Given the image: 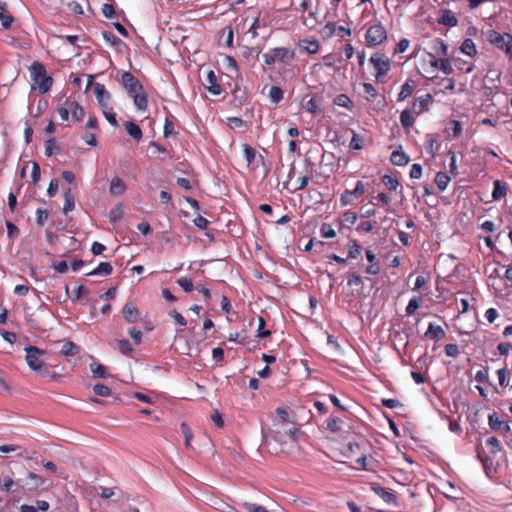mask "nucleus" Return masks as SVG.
<instances>
[{
	"instance_id": "nucleus-9",
	"label": "nucleus",
	"mask_w": 512,
	"mask_h": 512,
	"mask_svg": "<svg viewBox=\"0 0 512 512\" xmlns=\"http://www.w3.org/2000/svg\"><path fill=\"white\" fill-rule=\"evenodd\" d=\"M24 351L26 352L25 359L29 368L37 373L41 372L44 369L43 357L46 351L32 345L26 346Z\"/></svg>"
},
{
	"instance_id": "nucleus-17",
	"label": "nucleus",
	"mask_w": 512,
	"mask_h": 512,
	"mask_svg": "<svg viewBox=\"0 0 512 512\" xmlns=\"http://www.w3.org/2000/svg\"><path fill=\"white\" fill-rule=\"evenodd\" d=\"M127 187L125 182L120 177H113L110 186L109 192L111 195L120 196L123 195L126 191Z\"/></svg>"
},
{
	"instance_id": "nucleus-42",
	"label": "nucleus",
	"mask_w": 512,
	"mask_h": 512,
	"mask_svg": "<svg viewBox=\"0 0 512 512\" xmlns=\"http://www.w3.org/2000/svg\"><path fill=\"white\" fill-rule=\"evenodd\" d=\"M421 305V298L413 297L409 300L408 305L406 306L405 312L407 316H410L415 313V311Z\"/></svg>"
},
{
	"instance_id": "nucleus-61",
	"label": "nucleus",
	"mask_w": 512,
	"mask_h": 512,
	"mask_svg": "<svg viewBox=\"0 0 512 512\" xmlns=\"http://www.w3.org/2000/svg\"><path fill=\"white\" fill-rule=\"evenodd\" d=\"M439 69L443 73H445L446 75H449V74H451L453 72V68H452L451 62L447 58L441 59L440 65H439Z\"/></svg>"
},
{
	"instance_id": "nucleus-43",
	"label": "nucleus",
	"mask_w": 512,
	"mask_h": 512,
	"mask_svg": "<svg viewBox=\"0 0 512 512\" xmlns=\"http://www.w3.org/2000/svg\"><path fill=\"white\" fill-rule=\"evenodd\" d=\"M117 345H118V350L123 355L129 356L133 353V348L128 340H126V339L118 340Z\"/></svg>"
},
{
	"instance_id": "nucleus-26",
	"label": "nucleus",
	"mask_w": 512,
	"mask_h": 512,
	"mask_svg": "<svg viewBox=\"0 0 512 512\" xmlns=\"http://www.w3.org/2000/svg\"><path fill=\"white\" fill-rule=\"evenodd\" d=\"M113 271V267L108 262H101L94 270L88 272L86 275L92 276V275H110Z\"/></svg>"
},
{
	"instance_id": "nucleus-33",
	"label": "nucleus",
	"mask_w": 512,
	"mask_h": 512,
	"mask_svg": "<svg viewBox=\"0 0 512 512\" xmlns=\"http://www.w3.org/2000/svg\"><path fill=\"white\" fill-rule=\"evenodd\" d=\"M333 103L339 107L347 108L348 110H352L353 108V101L350 99V97L346 94H339L337 95Z\"/></svg>"
},
{
	"instance_id": "nucleus-7",
	"label": "nucleus",
	"mask_w": 512,
	"mask_h": 512,
	"mask_svg": "<svg viewBox=\"0 0 512 512\" xmlns=\"http://www.w3.org/2000/svg\"><path fill=\"white\" fill-rule=\"evenodd\" d=\"M388 39V34L382 23L377 22L368 27L365 33V44L369 48H374L385 43Z\"/></svg>"
},
{
	"instance_id": "nucleus-23",
	"label": "nucleus",
	"mask_w": 512,
	"mask_h": 512,
	"mask_svg": "<svg viewBox=\"0 0 512 512\" xmlns=\"http://www.w3.org/2000/svg\"><path fill=\"white\" fill-rule=\"evenodd\" d=\"M400 123L402 127L409 132V130L413 127L415 123V118L412 115V112L410 109H405L400 114Z\"/></svg>"
},
{
	"instance_id": "nucleus-47",
	"label": "nucleus",
	"mask_w": 512,
	"mask_h": 512,
	"mask_svg": "<svg viewBox=\"0 0 512 512\" xmlns=\"http://www.w3.org/2000/svg\"><path fill=\"white\" fill-rule=\"evenodd\" d=\"M276 412L277 415L279 416V420L277 421L276 424L291 425L292 423H294L293 421L290 420L289 413L285 409L277 408Z\"/></svg>"
},
{
	"instance_id": "nucleus-31",
	"label": "nucleus",
	"mask_w": 512,
	"mask_h": 512,
	"mask_svg": "<svg viewBox=\"0 0 512 512\" xmlns=\"http://www.w3.org/2000/svg\"><path fill=\"white\" fill-rule=\"evenodd\" d=\"M79 351H80V348L78 345H76L72 341H67L62 346V348L60 350V354L63 356H74V355L78 354Z\"/></svg>"
},
{
	"instance_id": "nucleus-55",
	"label": "nucleus",
	"mask_w": 512,
	"mask_h": 512,
	"mask_svg": "<svg viewBox=\"0 0 512 512\" xmlns=\"http://www.w3.org/2000/svg\"><path fill=\"white\" fill-rule=\"evenodd\" d=\"M0 20L3 28L9 29L14 21V17L5 11L0 14Z\"/></svg>"
},
{
	"instance_id": "nucleus-28",
	"label": "nucleus",
	"mask_w": 512,
	"mask_h": 512,
	"mask_svg": "<svg viewBox=\"0 0 512 512\" xmlns=\"http://www.w3.org/2000/svg\"><path fill=\"white\" fill-rule=\"evenodd\" d=\"M75 208V198L74 195L71 192V189L68 188L64 193V205H63V212L65 214H68Z\"/></svg>"
},
{
	"instance_id": "nucleus-38",
	"label": "nucleus",
	"mask_w": 512,
	"mask_h": 512,
	"mask_svg": "<svg viewBox=\"0 0 512 512\" xmlns=\"http://www.w3.org/2000/svg\"><path fill=\"white\" fill-rule=\"evenodd\" d=\"M356 220H357V214L351 210H347V211L343 212L341 215V223L348 228L351 225L355 224Z\"/></svg>"
},
{
	"instance_id": "nucleus-19",
	"label": "nucleus",
	"mask_w": 512,
	"mask_h": 512,
	"mask_svg": "<svg viewBox=\"0 0 512 512\" xmlns=\"http://www.w3.org/2000/svg\"><path fill=\"white\" fill-rule=\"evenodd\" d=\"M438 23L448 27H455L458 24V20L451 10L444 9L441 11V16L438 19Z\"/></svg>"
},
{
	"instance_id": "nucleus-2",
	"label": "nucleus",
	"mask_w": 512,
	"mask_h": 512,
	"mask_svg": "<svg viewBox=\"0 0 512 512\" xmlns=\"http://www.w3.org/2000/svg\"><path fill=\"white\" fill-rule=\"evenodd\" d=\"M273 440L281 446L275 450L276 454H289V450L297 443L299 428L295 423L291 425L274 424Z\"/></svg>"
},
{
	"instance_id": "nucleus-57",
	"label": "nucleus",
	"mask_w": 512,
	"mask_h": 512,
	"mask_svg": "<svg viewBox=\"0 0 512 512\" xmlns=\"http://www.w3.org/2000/svg\"><path fill=\"white\" fill-rule=\"evenodd\" d=\"M102 113H103L104 117L106 118V120L112 126H114V127L118 126V122H117V119H116V114L113 112V107H111L110 109L104 110Z\"/></svg>"
},
{
	"instance_id": "nucleus-53",
	"label": "nucleus",
	"mask_w": 512,
	"mask_h": 512,
	"mask_svg": "<svg viewBox=\"0 0 512 512\" xmlns=\"http://www.w3.org/2000/svg\"><path fill=\"white\" fill-rule=\"evenodd\" d=\"M303 108L311 114H316L318 112L317 100L314 97L310 98L303 104Z\"/></svg>"
},
{
	"instance_id": "nucleus-5",
	"label": "nucleus",
	"mask_w": 512,
	"mask_h": 512,
	"mask_svg": "<svg viewBox=\"0 0 512 512\" xmlns=\"http://www.w3.org/2000/svg\"><path fill=\"white\" fill-rule=\"evenodd\" d=\"M369 62L373 66L375 71V81L377 83H385L386 76L391 70L390 59L382 53H374L370 57Z\"/></svg>"
},
{
	"instance_id": "nucleus-51",
	"label": "nucleus",
	"mask_w": 512,
	"mask_h": 512,
	"mask_svg": "<svg viewBox=\"0 0 512 512\" xmlns=\"http://www.w3.org/2000/svg\"><path fill=\"white\" fill-rule=\"evenodd\" d=\"M177 284L185 291L191 292L193 290L192 279L187 277H180L177 279Z\"/></svg>"
},
{
	"instance_id": "nucleus-18",
	"label": "nucleus",
	"mask_w": 512,
	"mask_h": 512,
	"mask_svg": "<svg viewBox=\"0 0 512 512\" xmlns=\"http://www.w3.org/2000/svg\"><path fill=\"white\" fill-rule=\"evenodd\" d=\"M366 258L370 263L369 266L366 267L365 272L369 275H377L380 273V265L376 261V255L371 250H366L365 252Z\"/></svg>"
},
{
	"instance_id": "nucleus-11",
	"label": "nucleus",
	"mask_w": 512,
	"mask_h": 512,
	"mask_svg": "<svg viewBox=\"0 0 512 512\" xmlns=\"http://www.w3.org/2000/svg\"><path fill=\"white\" fill-rule=\"evenodd\" d=\"M94 93L97 98V102L102 110L110 109L113 107L112 105V97L111 94L106 90L105 86L101 83L94 84Z\"/></svg>"
},
{
	"instance_id": "nucleus-35",
	"label": "nucleus",
	"mask_w": 512,
	"mask_h": 512,
	"mask_svg": "<svg viewBox=\"0 0 512 512\" xmlns=\"http://www.w3.org/2000/svg\"><path fill=\"white\" fill-rule=\"evenodd\" d=\"M90 369L94 378H106L108 374L107 368L99 363H91Z\"/></svg>"
},
{
	"instance_id": "nucleus-21",
	"label": "nucleus",
	"mask_w": 512,
	"mask_h": 512,
	"mask_svg": "<svg viewBox=\"0 0 512 512\" xmlns=\"http://www.w3.org/2000/svg\"><path fill=\"white\" fill-rule=\"evenodd\" d=\"M372 490L385 503L392 504V503L396 502V496L392 492L388 491L386 488L379 486V485H375V486H372Z\"/></svg>"
},
{
	"instance_id": "nucleus-25",
	"label": "nucleus",
	"mask_w": 512,
	"mask_h": 512,
	"mask_svg": "<svg viewBox=\"0 0 512 512\" xmlns=\"http://www.w3.org/2000/svg\"><path fill=\"white\" fill-rule=\"evenodd\" d=\"M125 129L127 133L135 140L140 141L142 139L143 133L139 125L134 123L133 121H127L125 123Z\"/></svg>"
},
{
	"instance_id": "nucleus-64",
	"label": "nucleus",
	"mask_w": 512,
	"mask_h": 512,
	"mask_svg": "<svg viewBox=\"0 0 512 512\" xmlns=\"http://www.w3.org/2000/svg\"><path fill=\"white\" fill-rule=\"evenodd\" d=\"M163 134L164 137L176 134L174 130V123L169 118L165 119Z\"/></svg>"
},
{
	"instance_id": "nucleus-12",
	"label": "nucleus",
	"mask_w": 512,
	"mask_h": 512,
	"mask_svg": "<svg viewBox=\"0 0 512 512\" xmlns=\"http://www.w3.org/2000/svg\"><path fill=\"white\" fill-rule=\"evenodd\" d=\"M122 316L124 320L130 324L137 323L141 320L140 310L132 301L125 303V305L122 308Z\"/></svg>"
},
{
	"instance_id": "nucleus-59",
	"label": "nucleus",
	"mask_w": 512,
	"mask_h": 512,
	"mask_svg": "<svg viewBox=\"0 0 512 512\" xmlns=\"http://www.w3.org/2000/svg\"><path fill=\"white\" fill-rule=\"evenodd\" d=\"M58 113L63 121H67L69 119V98H67L64 102V105L58 109Z\"/></svg>"
},
{
	"instance_id": "nucleus-63",
	"label": "nucleus",
	"mask_w": 512,
	"mask_h": 512,
	"mask_svg": "<svg viewBox=\"0 0 512 512\" xmlns=\"http://www.w3.org/2000/svg\"><path fill=\"white\" fill-rule=\"evenodd\" d=\"M169 316L173 318L175 322L180 326H185L187 324L185 317L176 310L170 311Z\"/></svg>"
},
{
	"instance_id": "nucleus-40",
	"label": "nucleus",
	"mask_w": 512,
	"mask_h": 512,
	"mask_svg": "<svg viewBox=\"0 0 512 512\" xmlns=\"http://www.w3.org/2000/svg\"><path fill=\"white\" fill-rule=\"evenodd\" d=\"M283 90L278 86H271L269 90V97L273 103H279L283 99Z\"/></svg>"
},
{
	"instance_id": "nucleus-39",
	"label": "nucleus",
	"mask_w": 512,
	"mask_h": 512,
	"mask_svg": "<svg viewBox=\"0 0 512 512\" xmlns=\"http://www.w3.org/2000/svg\"><path fill=\"white\" fill-rule=\"evenodd\" d=\"M326 429L332 433H337L341 430V420L338 417L330 416L326 420Z\"/></svg>"
},
{
	"instance_id": "nucleus-46",
	"label": "nucleus",
	"mask_w": 512,
	"mask_h": 512,
	"mask_svg": "<svg viewBox=\"0 0 512 512\" xmlns=\"http://www.w3.org/2000/svg\"><path fill=\"white\" fill-rule=\"evenodd\" d=\"M93 392L97 396L108 397L111 395V389L104 384H95L93 386Z\"/></svg>"
},
{
	"instance_id": "nucleus-24",
	"label": "nucleus",
	"mask_w": 512,
	"mask_h": 512,
	"mask_svg": "<svg viewBox=\"0 0 512 512\" xmlns=\"http://www.w3.org/2000/svg\"><path fill=\"white\" fill-rule=\"evenodd\" d=\"M69 108L74 120L81 121L84 118V109L76 100L69 98Z\"/></svg>"
},
{
	"instance_id": "nucleus-14",
	"label": "nucleus",
	"mask_w": 512,
	"mask_h": 512,
	"mask_svg": "<svg viewBox=\"0 0 512 512\" xmlns=\"http://www.w3.org/2000/svg\"><path fill=\"white\" fill-rule=\"evenodd\" d=\"M432 101L431 94H425L416 98L413 102V109L417 115L422 114L425 111H428V105Z\"/></svg>"
},
{
	"instance_id": "nucleus-3",
	"label": "nucleus",
	"mask_w": 512,
	"mask_h": 512,
	"mask_svg": "<svg viewBox=\"0 0 512 512\" xmlns=\"http://www.w3.org/2000/svg\"><path fill=\"white\" fill-rule=\"evenodd\" d=\"M29 71L31 89L38 91L39 94L47 93L53 85V78L47 75L45 66L38 61H34L29 67Z\"/></svg>"
},
{
	"instance_id": "nucleus-22",
	"label": "nucleus",
	"mask_w": 512,
	"mask_h": 512,
	"mask_svg": "<svg viewBox=\"0 0 512 512\" xmlns=\"http://www.w3.org/2000/svg\"><path fill=\"white\" fill-rule=\"evenodd\" d=\"M390 160H391L392 164H394L396 166H404V165L408 164L410 161L409 157L406 155V153H404L402 151L401 147H399V149L394 150L392 152Z\"/></svg>"
},
{
	"instance_id": "nucleus-1",
	"label": "nucleus",
	"mask_w": 512,
	"mask_h": 512,
	"mask_svg": "<svg viewBox=\"0 0 512 512\" xmlns=\"http://www.w3.org/2000/svg\"><path fill=\"white\" fill-rule=\"evenodd\" d=\"M121 84L129 97L133 99L134 105L139 110H146L148 107V96L143 85L131 72L126 71L121 75Z\"/></svg>"
},
{
	"instance_id": "nucleus-58",
	"label": "nucleus",
	"mask_w": 512,
	"mask_h": 512,
	"mask_svg": "<svg viewBox=\"0 0 512 512\" xmlns=\"http://www.w3.org/2000/svg\"><path fill=\"white\" fill-rule=\"evenodd\" d=\"M444 351L447 356L452 357V358H456L459 355V348H458L457 344H453V343L447 344L445 346Z\"/></svg>"
},
{
	"instance_id": "nucleus-60",
	"label": "nucleus",
	"mask_w": 512,
	"mask_h": 512,
	"mask_svg": "<svg viewBox=\"0 0 512 512\" xmlns=\"http://www.w3.org/2000/svg\"><path fill=\"white\" fill-rule=\"evenodd\" d=\"M48 219V211L45 209L38 208L36 210V222L38 225L43 226L45 221Z\"/></svg>"
},
{
	"instance_id": "nucleus-52",
	"label": "nucleus",
	"mask_w": 512,
	"mask_h": 512,
	"mask_svg": "<svg viewBox=\"0 0 512 512\" xmlns=\"http://www.w3.org/2000/svg\"><path fill=\"white\" fill-rule=\"evenodd\" d=\"M122 213H123V210H122V206L121 205H117L116 207L111 209L110 212H109V220H110V222L111 223H116L119 219H121Z\"/></svg>"
},
{
	"instance_id": "nucleus-50",
	"label": "nucleus",
	"mask_w": 512,
	"mask_h": 512,
	"mask_svg": "<svg viewBox=\"0 0 512 512\" xmlns=\"http://www.w3.org/2000/svg\"><path fill=\"white\" fill-rule=\"evenodd\" d=\"M363 284V279L360 275L354 273V272H351V273H348V277H347V285L352 287V286H362Z\"/></svg>"
},
{
	"instance_id": "nucleus-37",
	"label": "nucleus",
	"mask_w": 512,
	"mask_h": 512,
	"mask_svg": "<svg viewBox=\"0 0 512 512\" xmlns=\"http://www.w3.org/2000/svg\"><path fill=\"white\" fill-rule=\"evenodd\" d=\"M460 50L468 56H473L477 53L476 46L471 39H465L460 46Z\"/></svg>"
},
{
	"instance_id": "nucleus-54",
	"label": "nucleus",
	"mask_w": 512,
	"mask_h": 512,
	"mask_svg": "<svg viewBox=\"0 0 512 512\" xmlns=\"http://www.w3.org/2000/svg\"><path fill=\"white\" fill-rule=\"evenodd\" d=\"M128 334L130 335V337L132 338L133 342H134L136 345L141 344L143 334H142V332H141L140 330H138V329H137V328H135V327H131V328H129V330H128Z\"/></svg>"
},
{
	"instance_id": "nucleus-45",
	"label": "nucleus",
	"mask_w": 512,
	"mask_h": 512,
	"mask_svg": "<svg viewBox=\"0 0 512 512\" xmlns=\"http://www.w3.org/2000/svg\"><path fill=\"white\" fill-rule=\"evenodd\" d=\"M243 152L248 165L252 164L256 157L255 149L248 144H243Z\"/></svg>"
},
{
	"instance_id": "nucleus-32",
	"label": "nucleus",
	"mask_w": 512,
	"mask_h": 512,
	"mask_svg": "<svg viewBox=\"0 0 512 512\" xmlns=\"http://www.w3.org/2000/svg\"><path fill=\"white\" fill-rule=\"evenodd\" d=\"M431 48L437 55L446 56L448 53V46L440 38H436L433 40Z\"/></svg>"
},
{
	"instance_id": "nucleus-34",
	"label": "nucleus",
	"mask_w": 512,
	"mask_h": 512,
	"mask_svg": "<svg viewBox=\"0 0 512 512\" xmlns=\"http://www.w3.org/2000/svg\"><path fill=\"white\" fill-rule=\"evenodd\" d=\"M383 185L390 191H395L400 185L399 180L393 175H384L381 178Z\"/></svg>"
},
{
	"instance_id": "nucleus-10",
	"label": "nucleus",
	"mask_w": 512,
	"mask_h": 512,
	"mask_svg": "<svg viewBox=\"0 0 512 512\" xmlns=\"http://www.w3.org/2000/svg\"><path fill=\"white\" fill-rule=\"evenodd\" d=\"M365 193V184L363 181H357L356 186L353 190L346 189L340 197V203L342 206H348L353 204L355 199H358Z\"/></svg>"
},
{
	"instance_id": "nucleus-56",
	"label": "nucleus",
	"mask_w": 512,
	"mask_h": 512,
	"mask_svg": "<svg viewBox=\"0 0 512 512\" xmlns=\"http://www.w3.org/2000/svg\"><path fill=\"white\" fill-rule=\"evenodd\" d=\"M310 181V177L308 175H304L302 177H299L296 180L294 191L303 190L305 189Z\"/></svg>"
},
{
	"instance_id": "nucleus-16",
	"label": "nucleus",
	"mask_w": 512,
	"mask_h": 512,
	"mask_svg": "<svg viewBox=\"0 0 512 512\" xmlns=\"http://www.w3.org/2000/svg\"><path fill=\"white\" fill-rule=\"evenodd\" d=\"M424 337L430 340L439 341L445 337V331L441 326H436L432 323L429 324Z\"/></svg>"
},
{
	"instance_id": "nucleus-62",
	"label": "nucleus",
	"mask_w": 512,
	"mask_h": 512,
	"mask_svg": "<svg viewBox=\"0 0 512 512\" xmlns=\"http://www.w3.org/2000/svg\"><path fill=\"white\" fill-rule=\"evenodd\" d=\"M409 44H410V41L408 39H406V38L401 39L397 43V45L394 49V54L404 53L407 50V48L409 47Z\"/></svg>"
},
{
	"instance_id": "nucleus-29",
	"label": "nucleus",
	"mask_w": 512,
	"mask_h": 512,
	"mask_svg": "<svg viewBox=\"0 0 512 512\" xmlns=\"http://www.w3.org/2000/svg\"><path fill=\"white\" fill-rule=\"evenodd\" d=\"M451 178L446 172H438L435 176V183L440 192L444 191L448 184L450 183Z\"/></svg>"
},
{
	"instance_id": "nucleus-8",
	"label": "nucleus",
	"mask_w": 512,
	"mask_h": 512,
	"mask_svg": "<svg viewBox=\"0 0 512 512\" xmlns=\"http://www.w3.org/2000/svg\"><path fill=\"white\" fill-rule=\"evenodd\" d=\"M487 41L495 48L504 51L512 57V35L509 33H499L495 30H489L486 33Z\"/></svg>"
},
{
	"instance_id": "nucleus-41",
	"label": "nucleus",
	"mask_w": 512,
	"mask_h": 512,
	"mask_svg": "<svg viewBox=\"0 0 512 512\" xmlns=\"http://www.w3.org/2000/svg\"><path fill=\"white\" fill-rule=\"evenodd\" d=\"M447 131L449 135L453 136L454 138H458L461 135L462 127L459 121L453 120L449 123L447 126Z\"/></svg>"
},
{
	"instance_id": "nucleus-49",
	"label": "nucleus",
	"mask_w": 512,
	"mask_h": 512,
	"mask_svg": "<svg viewBox=\"0 0 512 512\" xmlns=\"http://www.w3.org/2000/svg\"><path fill=\"white\" fill-rule=\"evenodd\" d=\"M320 234L323 238H334L336 236L335 230L327 223L321 225Z\"/></svg>"
},
{
	"instance_id": "nucleus-27",
	"label": "nucleus",
	"mask_w": 512,
	"mask_h": 512,
	"mask_svg": "<svg viewBox=\"0 0 512 512\" xmlns=\"http://www.w3.org/2000/svg\"><path fill=\"white\" fill-rule=\"evenodd\" d=\"M351 133H352V138H351V141L349 143V148L351 150H361V149H363L365 147L364 137L361 136L360 134H358L354 130H351Z\"/></svg>"
},
{
	"instance_id": "nucleus-4",
	"label": "nucleus",
	"mask_w": 512,
	"mask_h": 512,
	"mask_svg": "<svg viewBox=\"0 0 512 512\" xmlns=\"http://www.w3.org/2000/svg\"><path fill=\"white\" fill-rule=\"evenodd\" d=\"M264 65L273 66L276 62L290 64L295 58V52L288 47H276L262 55Z\"/></svg>"
},
{
	"instance_id": "nucleus-48",
	"label": "nucleus",
	"mask_w": 512,
	"mask_h": 512,
	"mask_svg": "<svg viewBox=\"0 0 512 512\" xmlns=\"http://www.w3.org/2000/svg\"><path fill=\"white\" fill-rule=\"evenodd\" d=\"M363 91L367 95L368 100L374 101L378 96L376 88L371 83H364Z\"/></svg>"
},
{
	"instance_id": "nucleus-13",
	"label": "nucleus",
	"mask_w": 512,
	"mask_h": 512,
	"mask_svg": "<svg viewBox=\"0 0 512 512\" xmlns=\"http://www.w3.org/2000/svg\"><path fill=\"white\" fill-rule=\"evenodd\" d=\"M489 426L492 430L498 431L502 434H505L510 430V425L501 420L496 412L489 415Z\"/></svg>"
},
{
	"instance_id": "nucleus-20",
	"label": "nucleus",
	"mask_w": 512,
	"mask_h": 512,
	"mask_svg": "<svg viewBox=\"0 0 512 512\" xmlns=\"http://www.w3.org/2000/svg\"><path fill=\"white\" fill-rule=\"evenodd\" d=\"M415 87H416L415 81L408 79L402 85L401 90L397 96V101L402 102V101L406 100L407 98H409L413 94Z\"/></svg>"
},
{
	"instance_id": "nucleus-30",
	"label": "nucleus",
	"mask_w": 512,
	"mask_h": 512,
	"mask_svg": "<svg viewBox=\"0 0 512 512\" xmlns=\"http://www.w3.org/2000/svg\"><path fill=\"white\" fill-rule=\"evenodd\" d=\"M507 194V187L499 180L494 181V189L492 191V199L499 200Z\"/></svg>"
},
{
	"instance_id": "nucleus-15",
	"label": "nucleus",
	"mask_w": 512,
	"mask_h": 512,
	"mask_svg": "<svg viewBox=\"0 0 512 512\" xmlns=\"http://www.w3.org/2000/svg\"><path fill=\"white\" fill-rule=\"evenodd\" d=\"M207 86L206 89L213 95H220L222 93V87L218 83L217 76L213 71H209L206 77Z\"/></svg>"
},
{
	"instance_id": "nucleus-36",
	"label": "nucleus",
	"mask_w": 512,
	"mask_h": 512,
	"mask_svg": "<svg viewBox=\"0 0 512 512\" xmlns=\"http://www.w3.org/2000/svg\"><path fill=\"white\" fill-rule=\"evenodd\" d=\"M362 253V247L356 240H350L348 244V258L355 259Z\"/></svg>"
},
{
	"instance_id": "nucleus-44",
	"label": "nucleus",
	"mask_w": 512,
	"mask_h": 512,
	"mask_svg": "<svg viewBox=\"0 0 512 512\" xmlns=\"http://www.w3.org/2000/svg\"><path fill=\"white\" fill-rule=\"evenodd\" d=\"M265 319L263 317H258V328H257V334L256 337L258 338H266L271 335L270 330H266L265 327Z\"/></svg>"
},
{
	"instance_id": "nucleus-6",
	"label": "nucleus",
	"mask_w": 512,
	"mask_h": 512,
	"mask_svg": "<svg viewBox=\"0 0 512 512\" xmlns=\"http://www.w3.org/2000/svg\"><path fill=\"white\" fill-rule=\"evenodd\" d=\"M476 305L477 300L475 298H462L460 300V307H459V314L457 316V323L459 330L462 334H470L473 332L476 325L471 324L470 326L466 324V318H467V312L469 311V308L471 307L476 313Z\"/></svg>"
}]
</instances>
